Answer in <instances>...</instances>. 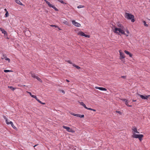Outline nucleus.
<instances>
[{
	"label": "nucleus",
	"mask_w": 150,
	"mask_h": 150,
	"mask_svg": "<svg viewBox=\"0 0 150 150\" xmlns=\"http://www.w3.org/2000/svg\"><path fill=\"white\" fill-rule=\"evenodd\" d=\"M120 54V56H124V54L123 52H121V50H119Z\"/></svg>",
	"instance_id": "obj_18"
},
{
	"label": "nucleus",
	"mask_w": 150,
	"mask_h": 150,
	"mask_svg": "<svg viewBox=\"0 0 150 150\" xmlns=\"http://www.w3.org/2000/svg\"><path fill=\"white\" fill-rule=\"evenodd\" d=\"M36 79L39 81L41 82H42V81L41 79L40 78H39L37 76V77H36Z\"/></svg>",
	"instance_id": "obj_25"
},
{
	"label": "nucleus",
	"mask_w": 150,
	"mask_h": 150,
	"mask_svg": "<svg viewBox=\"0 0 150 150\" xmlns=\"http://www.w3.org/2000/svg\"><path fill=\"white\" fill-rule=\"evenodd\" d=\"M95 88L96 89H98L100 90H101V91H106L107 90V89L106 88H103V87H96Z\"/></svg>",
	"instance_id": "obj_9"
},
{
	"label": "nucleus",
	"mask_w": 150,
	"mask_h": 150,
	"mask_svg": "<svg viewBox=\"0 0 150 150\" xmlns=\"http://www.w3.org/2000/svg\"><path fill=\"white\" fill-rule=\"evenodd\" d=\"M2 59H5L6 60L8 61V62H10V60L9 59L7 58L6 57H4L3 58H2Z\"/></svg>",
	"instance_id": "obj_15"
},
{
	"label": "nucleus",
	"mask_w": 150,
	"mask_h": 150,
	"mask_svg": "<svg viewBox=\"0 0 150 150\" xmlns=\"http://www.w3.org/2000/svg\"><path fill=\"white\" fill-rule=\"evenodd\" d=\"M72 23L73 24L76 26L79 27L81 26V24L79 23L76 22L75 21H72Z\"/></svg>",
	"instance_id": "obj_7"
},
{
	"label": "nucleus",
	"mask_w": 150,
	"mask_h": 150,
	"mask_svg": "<svg viewBox=\"0 0 150 150\" xmlns=\"http://www.w3.org/2000/svg\"><path fill=\"white\" fill-rule=\"evenodd\" d=\"M136 100H133V102H136Z\"/></svg>",
	"instance_id": "obj_49"
},
{
	"label": "nucleus",
	"mask_w": 150,
	"mask_h": 150,
	"mask_svg": "<svg viewBox=\"0 0 150 150\" xmlns=\"http://www.w3.org/2000/svg\"><path fill=\"white\" fill-rule=\"evenodd\" d=\"M79 114H75V116L77 117H79Z\"/></svg>",
	"instance_id": "obj_41"
},
{
	"label": "nucleus",
	"mask_w": 150,
	"mask_h": 150,
	"mask_svg": "<svg viewBox=\"0 0 150 150\" xmlns=\"http://www.w3.org/2000/svg\"><path fill=\"white\" fill-rule=\"evenodd\" d=\"M0 30L2 32V33L4 34L5 35H7V33L6 32L1 28H0Z\"/></svg>",
	"instance_id": "obj_12"
},
{
	"label": "nucleus",
	"mask_w": 150,
	"mask_h": 150,
	"mask_svg": "<svg viewBox=\"0 0 150 150\" xmlns=\"http://www.w3.org/2000/svg\"><path fill=\"white\" fill-rule=\"evenodd\" d=\"M117 26L118 27H119V28H122V29H125V27L123 26V25L121 24L120 23H118L117 24Z\"/></svg>",
	"instance_id": "obj_8"
},
{
	"label": "nucleus",
	"mask_w": 150,
	"mask_h": 150,
	"mask_svg": "<svg viewBox=\"0 0 150 150\" xmlns=\"http://www.w3.org/2000/svg\"><path fill=\"white\" fill-rule=\"evenodd\" d=\"M67 62L69 64H73V63L71 62V61L70 60L67 61Z\"/></svg>",
	"instance_id": "obj_34"
},
{
	"label": "nucleus",
	"mask_w": 150,
	"mask_h": 150,
	"mask_svg": "<svg viewBox=\"0 0 150 150\" xmlns=\"http://www.w3.org/2000/svg\"><path fill=\"white\" fill-rule=\"evenodd\" d=\"M66 81L68 82H69V81L67 79H66Z\"/></svg>",
	"instance_id": "obj_50"
},
{
	"label": "nucleus",
	"mask_w": 150,
	"mask_h": 150,
	"mask_svg": "<svg viewBox=\"0 0 150 150\" xmlns=\"http://www.w3.org/2000/svg\"><path fill=\"white\" fill-rule=\"evenodd\" d=\"M121 100L125 102H126L127 101V100L126 99H121Z\"/></svg>",
	"instance_id": "obj_31"
},
{
	"label": "nucleus",
	"mask_w": 150,
	"mask_h": 150,
	"mask_svg": "<svg viewBox=\"0 0 150 150\" xmlns=\"http://www.w3.org/2000/svg\"><path fill=\"white\" fill-rule=\"evenodd\" d=\"M15 2L21 6H23V5L19 0H15Z\"/></svg>",
	"instance_id": "obj_13"
},
{
	"label": "nucleus",
	"mask_w": 150,
	"mask_h": 150,
	"mask_svg": "<svg viewBox=\"0 0 150 150\" xmlns=\"http://www.w3.org/2000/svg\"><path fill=\"white\" fill-rule=\"evenodd\" d=\"M92 110H92V111H96V110H95V109H92Z\"/></svg>",
	"instance_id": "obj_46"
},
{
	"label": "nucleus",
	"mask_w": 150,
	"mask_h": 150,
	"mask_svg": "<svg viewBox=\"0 0 150 150\" xmlns=\"http://www.w3.org/2000/svg\"><path fill=\"white\" fill-rule=\"evenodd\" d=\"M143 23L144 25L146 27H148V24H146V22L145 21H143Z\"/></svg>",
	"instance_id": "obj_24"
},
{
	"label": "nucleus",
	"mask_w": 150,
	"mask_h": 150,
	"mask_svg": "<svg viewBox=\"0 0 150 150\" xmlns=\"http://www.w3.org/2000/svg\"><path fill=\"white\" fill-rule=\"evenodd\" d=\"M6 120V122L7 124V125H13V122L11 121L8 122V119L7 118H5Z\"/></svg>",
	"instance_id": "obj_10"
},
{
	"label": "nucleus",
	"mask_w": 150,
	"mask_h": 150,
	"mask_svg": "<svg viewBox=\"0 0 150 150\" xmlns=\"http://www.w3.org/2000/svg\"><path fill=\"white\" fill-rule=\"evenodd\" d=\"M125 104L126 105L129 107H131L132 106L131 105H129L128 104V101H127L126 102H125Z\"/></svg>",
	"instance_id": "obj_27"
},
{
	"label": "nucleus",
	"mask_w": 150,
	"mask_h": 150,
	"mask_svg": "<svg viewBox=\"0 0 150 150\" xmlns=\"http://www.w3.org/2000/svg\"><path fill=\"white\" fill-rule=\"evenodd\" d=\"M11 125L13 128L15 129L16 128V127L13 124V125Z\"/></svg>",
	"instance_id": "obj_37"
},
{
	"label": "nucleus",
	"mask_w": 150,
	"mask_h": 150,
	"mask_svg": "<svg viewBox=\"0 0 150 150\" xmlns=\"http://www.w3.org/2000/svg\"><path fill=\"white\" fill-rule=\"evenodd\" d=\"M62 93H65V92H64V91L62 90Z\"/></svg>",
	"instance_id": "obj_47"
},
{
	"label": "nucleus",
	"mask_w": 150,
	"mask_h": 150,
	"mask_svg": "<svg viewBox=\"0 0 150 150\" xmlns=\"http://www.w3.org/2000/svg\"><path fill=\"white\" fill-rule=\"evenodd\" d=\"M51 26H52V27H54H54H57V26H56V25H51Z\"/></svg>",
	"instance_id": "obj_43"
},
{
	"label": "nucleus",
	"mask_w": 150,
	"mask_h": 150,
	"mask_svg": "<svg viewBox=\"0 0 150 150\" xmlns=\"http://www.w3.org/2000/svg\"><path fill=\"white\" fill-rule=\"evenodd\" d=\"M71 114V115H72L73 116H75V114L74 113L72 112Z\"/></svg>",
	"instance_id": "obj_42"
},
{
	"label": "nucleus",
	"mask_w": 150,
	"mask_h": 150,
	"mask_svg": "<svg viewBox=\"0 0 150 150\" xmlns=\"http://www.w3.org/2000/svg\"><path fill=\"white\" fill-rule=\"evenodd\" d=\"M34 98H35L38 102H39L40 101V100L36 96H35Z\"/></svg>",
	"instance_id": "obj_29"
},
{
	"label": "nucleus",
	"mask_w": 150,
	"mask_h": 150,
	"mask_svg": "<svg viewBox=\"0 0 150 150\" xmlns=\"http://www.w3.org/2000/svg\"><path fill=\"white\" fill-rule=\"evenodd\" d=\"M86 108V109H88V110H92V108H87V107Z\"/></svg>",
	"instance_id": "obj_33"
},
{
	"label": "nucleus",
	"mask_w": 150,
	"mask_h": 150,
	"mask_svg": "<svg viewBox=\"0 0 150 150\" xmlns=\"http://www.w3.org/2000/svg\"><path fill=\"white\" fill-rule=\"evenodd\" d=\"M63 127L68 132H73L74 131L71 129L69 127L67 126H63Z\"/></svg>",
	"instance_id": "obj_5"
},
{
	"label": "nucleus",
	"mask_w": 150,
	"mask_h": 150,
	"mask_svg": "<svg viewBox=\"0 0 150 150\" xmlns=\"http://www.w3.org/2000/svg\"><path fill=\"white\" fill-rule=\"evenodd\" d=\"M124 52L127 54L129 55V56H132V54L131 53H130L129 52H128L127 50H125L124 51Z\"/></svg>",
	"instance_id": "obj_14"
},
{
	"label": "nucleus",
	"mask_w": 150,
	"mask_h": 150,
	"mask_svg": "<svg viewBox=\"0 0 150 150\" xmlns=\"http://www.w3.org/2000/svg\"><path fill=\"white\" fill-rule=\"evenodd\" d=\"M133 130L134 132H136L137 133H139V132L137 131V129L136 128H134L133 129Z\"/></svg>",
	"instance_id": "obj_19"
},
{
	"label": "nucleus",
	"mask_w": 150,
	"mask_h": 150,
	"mask_svg": "<svg viewBox=\"0 0 150 150\" xmlns=\"http://www.w3.org/2000/svg\"><path fill=\"white\" fill-rule=\"evenodd\" d=\"M27 92L28 93H29V95H30L31 96H32V94L31 93V92H28V91H27Z\"/></svg>",
	"instance_id": "obj_36"
},
{
	"label": "nucleus",
	"mask_w": 150,
	"mask_h": 150,
	"mask_svg": "<svg viewBox=\"0 0 150 150\" xmlns=\"http://www.w3.org/2000/svg\"><path fill=\"white\" fill-rule=\"evenodd\" d=\"M125 57H120V59L122 60V59L125 58Z\"/></svg>",
	"instance_id": "obj_39"
},
{
	"label": "nucleus",
	"mask_w": 150,
	"mask_h": 150,
	"mask_svg": "<svg viewBox=\"0 0 150 150\" xmlns=\"http://www.w3.org/2000/svg\"><path fill=\"white\" fill-rule=\"evenodd\" d=\"M5 17H8V16H9V13L8 11H7V12H6V13L5 14Z\"/></svg>",
	"instance_id": "obj_23"
},
{
	"label": "nucleus",
	"mask_w": 150,
	"mask_h": 150,
	"mask_svg": "<svg viewBox=\"0 0 150 150\" xmlns=\"http://www.w3.org/2000/svg\"><path fill=\"white\" fill-rule=\"evenodd\" d=\"M143 137L142 134H137L134 133L133 134L132 137L134 138H138L140 141H141L142 138Z\"/></svg>",
	"instance_id": "obj_3"
},
{
	"label": "nucleus",
	"mask_w": 150,
	"mask_h": 150,
	"mask_svg": "<svg viewBox=\"0 0 150 150\" xmlns=\"http://www.w3.org/2000/svg\"><path fill=\"white\" fill-rule=\"evenodd\" d=\"M116 112H117V113H118L120 114H121V112H120V111H116Z\"/></svg>",
	"instance_id": "obj_40"
},
{
	"label": "nucleus",
	"mask_w": 150,
	"mask_h": 150,
	"mask_svg": "<svg viewBox=\"0 0 150 150\" xmlns=\"http://www.w3.org/2000/svg\"><path fill=\"white\" fill-rule=\"evenodd\" d=\"M39 103H41V104H43V105H44V104H45V103H42V102L40 100V101L39 102H38Z\"/></svg>",
	"instance_id": "obj_32"
},
{
	"label": "nucleus",
	"mask_w": 150,
	"mask_h": 150,
	"mask_svg": "<svg viewBox=\"0 0 150 150\" xmlns=\"http://www.w3.org/2000/svg\"><path fill=\"white\" fill-rule=\"evenodd\" d=\"M4 71L5 72L7 73L8 72H12L13 71L11 70H4Z\"/></svg>",
	"instance_id": "obj_20"
},
{
	"label": "nucleus",
	"mask_w": 150,
	"mask_h": 150,
	"mask_svg": "<svg viewBox=\"0 0 150 150\" xmlns=\"http://www.w3.org/2000/svg\"><path fill=\"white\" fill-rule=\"evenodd\" d=\"M79 103L80 104L83 106L84 108H86V105L83 103L82 102H79Z\"/></svg>",
	"instance_id": "obj_16"
},
{
	"label": "nucleus",
	"mask_w": 150,
	"mask_h": 150,
	"mask_svg": "<svg viewBox=\"0 0 150 150\" xmlns=\"http://www.w3.org/2000/svg\"><path fill=\"white\" fill-rule=\"evenodd\" d=\"M35 95H32V96H31V97L33 98H34V97H35Z\"/></svg>",
	"instance_id": "obj_44"
},
{
	"label": "nucleus",
	"mask_w": 150,
	"mask_h": 150,
	"mask_svg": "<svg viewBox=\"0 0 150 150\" xmlns=\"http://www.w3.org/2000/svg\"><path fill=\"white\" fill-rule=\"evenodd\" d=\"M8 88L11 89L12 90L14 91L15 88L11 86H8Z\"/></svg>",
	"instance_id": "obj_22"
},
{
	"label": "nucleus",
	"mask_w": 150,
	"mask_h": 150,
	"mask_svg": "<svg viewBox=\"0 0 150 150\" xmlns=\"http://www.w3.org/2000/svg\"><path fill=\"white\" fill-rule=\"evenodd\" d=\"M73 66L75 67L77 69H79L80 68V67H79V66H78L77 65H76L75 64H73Z\"/></svg>",
	"instance_id": "obj_21"
},
{
	"label": "nucleus",
	"mask_w": 150,
	"mask_h": 150,
	"mask_svg": "<svg viewBox=\"0 0 150 150\" xmlns=\"http://www.w3.org/2000/svg\"><path fill=\"white\" fill-rule=\"evenodd\" d=\"M125 31L127 34H129V31L128 30H126Z\"/></svg>",
	"instance_id": "obj_38"
},
{
	"label": "nucleus",
	"mask_w": 150,
	"mask_h": 150,
	"mask_svg": "<svg viewBox=\"0 0 150 150\" xmlns=\"http://www.w3.org/2000/svg\"><path fill=\"white\" fill-rule=\"evenodd\" d=\"M149 20L150 21V19H149Z\"/></svg>",
	"instance_id": "obj_52"
},
{
	"label": "nucleus",
	"mask_w": 150,
	"mask_h": 150,
	"mask_svg": "<svg viewBox=\"0 0 150 150\" xmlns=\"http://www.w3.org/2000/svg\"><path fill=\"white\" fill-rule=\"evenodd\" d=\"M84 117V115H81L79 114V117L80 118H83V117Z\"/></svg>",
	"instance_id": "obj_30"
},
{
	"label": "nucleus",
	"mask_w": 150,
	"mask_h": 150,
	"mask_svg": "<svg viewBox=\"0 0 150 150\" xmlns=\"http://www.w3.org/2000/svg\"><path fill=\"white\" fill-rule=\"evenodd\" d=\"M84 7V6L82 5H79L77 6V8H83Z\"/></svg>",
	"instance_id": "obj_26"
},
{
	"label": "nucleus",
	"mask_w": 150,
	"mask_h": 150,
	"mask_svg": "<svg viewBox=\"0 0 150 150\" xmlns=\"http://www.w3.org/2000/svg\"><path fill=\"white\" fill-rule=\"evenodd\" d=\"M123 34L125 35L127 37L128 36V35L126 34L125 33V34Z\"/></svg>",
	"instance_id": "obj_45"
},
{
	"label": "nucleus",
	"mask_w": 150,
	"mask_h": 150,
	"mask_svg": "<svg viewBox=\"0 0 150 150\" xmlns=\"http://www.w3.org/2000/svg\"><path fill=\"white\" fill-rule=\"evenodd\" d=\"M125 18L131 20V21L132 22L135 21L134 19V16L130 13H126L125 14Z\"/></svg>",
	"instance_id": "obj_2"
},
{
	"label": "nucleus",
	"mask_w": 150,
	"mask_h": 150,
	"mask_svg": "<svg viewBox=\"0 0 150 150\" xmlns=\"http://www.w3.org/2000/svg\"><path fill=\"white\" fill-rule=\"evenodd\" d=\"M121 77L125 79L126 78V76H121Z\"/></svg>",
	"instance_id": "obj_35"
},
{
	"label": "nucleus",
	"mask_w": 150,
	"mask_h": 150,
	"mask_svg": "<svg viewBox=\"0 0 150 150\" xmlns=\"http://www.w3.org/2000/svg\"><path fill=\"white\" fill-rule=\"evenodd\" d=\"M114 28H115V29L114 30H113V32L115 33L120 35H121L120 33H121L122 34H125V31H124L125 29H122V28H116L115 26H114Z\"/></svg>",
	"instance_id": "obj_1"
},
{
	"label": "nucleus",
	"mask_w": 150,
	"mask_h": 150,
	"mask_svg": "<svg viewBox=\"0 0 150 150\" xmlns=\"http://www.w3.org/2000/svg\"><path fill=\"white\" fill-rule=\"evenodd\" d=\"M37 145H35L34 146V147H35V146H36Z\"/></svg>",
	"instance_id": "obj_51"
},
{
	"label": "nucleus",
	"mask_w": 150,
	"mask_h": 150,
	"mask_svg": "<svg viewBox=\"0 0 150 150\" xmlns=\"http://www.w3.org/2000/svg\"><path fill=\"white\" fill-rule=\"evenodd\" d=\"M4 10H5V11H6V12H7V10H6V8H5V9H4Z\"/></svg>",
	"instance_id": "obj_48"
},
{
	"label": "nucleus",
	"mask_w": 150,
	"mask_h": 150,
	"mask_svg": "<svg viewBox=\"0 0 150 150\" xmlns=\"http://www.w3.org/2000/svg\"><path fill=\"white\" fill-rule=\"evenodd\" d=\"M31 76L33 78H36L37 76H36L35 74L34 73H31Z\"/></svg>",
	"instance_id": "obj_17"
},
{
	"label": "nucleus",
	"mask_w": 150,
	"mask_h": 150,
	"mask_svg": "<svg viewBox=\"0 0 150 150\" xmlns=\"http://www.w3.org/2000/svg\"><path fill=\"white\" fill-rule=\"evenodd\" d=\"M56 11H57L58 10V9L54 6L53 5V7H52Z\"/></svg>",
	"instance_id": "obj_28"
},
{
	"label": "nucleus",
	"mask_w": 150,
	"mask_h": 150,
	"mask_svg": "<svg viewBox=\"0 0 150 150\" xmlns=\"http://www.w3.org/2000/svg\"><path fill=\"white\" fill-rule=\"evenodd\" d=\"M78 35L86 38H89L90 37V36L89 35L85 34L82 31L78 33Z\"/></svg>",
	"instance_id": "obj_4"
},
{
	"label": "nucleus",
	"mask_w": 150,
	"mask_h": 150,
	"mask_svg": "<svg viewBox=\"0 0 150 150\" xmlns=\"http://www.w3.org/2000/svg\"><path fill=\"white\" fill-rule=\"evenodd\" d=\"M45 2L47 4L48 6L51 8H52L53 5L51 4L50 2H48L46 0H44Z\"/></svg>",
	"instance_id": "obj_11"
},
{
	"label": "nucleus",
	"mask_w": 150,
	"mask_h": 150,
	"mask_svg": "<svg viewBox=\"0 0 150 150\" xmlns=\"http://www.w3.org/2000/svg\"><path fill=\"white\" fill-rule=\"evenodd\" d=\"M138 96H139L142 99H147L148 98L149 96V95L144 96L142 95H140L139 93L137 94Z\"/></svg>",
	"instance_id": "obj_6"
}]
</instances>
